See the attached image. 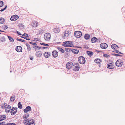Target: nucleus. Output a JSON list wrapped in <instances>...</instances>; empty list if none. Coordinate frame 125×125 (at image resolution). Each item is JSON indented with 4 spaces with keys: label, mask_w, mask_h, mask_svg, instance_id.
I'll return each instance as SVG.
<instances>
[{
    "label": "nucleus",
    "mask_w": 125,
    "mask_h": 125,
    "mask_svg": "<svg viewBox=\"0 0 125 125\" xmlns=\"http://www.w3.org/2000/svg\"><path fill=\"white\" fill-rule=\"evenodd\" d=\"M79 62L81 64H83L85 62V58L82 56H81L78 58Z\"/></svg>",
    "instance_id": "1"
},
{
    "label": "nucleus",
    "mask_w": 125,
    "mask_h": 125,
    "mask_svg": "<svg viewBox=\"0 0 125 125\" xmlns=\"http://www.w3.org/2000/svg\"><path fill=\"white\" fill-rule=\"evenodd\" d=\"M73 68L74 71H77L80 69L79 64L78 63H75L73 65Z\"/></svg>",
    "instance_id": "2"
},
{
    "label": "nucleus",
    "mask_w": 125,
    "mask_h": 125,
    "mask_svg": "<svg viewBox=\"0 0 125 125\" xmlns=\"http://www.w3.org/2000/svg\"><path fill=\"white\" fill-rule=\"evenodd\" d=\"M115 64L117 66L120 67L122 66L123 64L122 61L121 60H118L116 61Z\"/></svg>",
    "instance_id": "3"
},
{
    "label": "nucleus",
    "mask_w": 125,
    "mask_h": 125,
    "mask_svg": "<svg viewBox=\"0 0 125 125\" xmlns=\"http://www.w3.org/2000/svg\"><path fill=\"white\" fill-rule=\"evenodd\" d=\"M27 122H28V125H34V120L31 119H28L26 120Z\"/></svg>",
    "instance_id": "4"
},
{
    "label": "nucleus",
    "mask_w": 125,
    "mask_h": 125,
    "mask_svg": "<svg viewBox=\"0 0 125 125\" xmlns=\"http://www.w3.org/2000/svg\"><path fill=\"white\" fill-rule=\"evenodd\" d=\"M51 36L49 33H46L44 34V38L46 40L48 41L50 39Z\"/></svg>",
    "instance_id": "5"
},
{
    "label": "nucleus",
    "mask_w": 125,
    "mask_h": 125,
    "mask_svg": "<svg viewBox=\"0 0 125 125\" xmlns=\"http://www.w3.org/2000/svg\"><path fill=\"white\" fill-rule=\"evenodd\" d=\"M17 107H13L11 109L10 113L12 115H15L17 112Z\"/></svg>",
    "instance_id": "6"
},
{
    "label": "nucleus",
    "mask_w": 125,
    "mask_h": 125,
    "mask_svg": "<svg viewBox=\"0 0 125 125\" xmlns=\"http://www.w3.org/2000/svg\"><path fill=\"white\" fill-rule=\"evenodd\" d=\"M74 35L76 37L78 38L81 37L82 35V33L79 31H77L74 32Z\"/></svg>",
    "instance_id": "7"
},
{
    "label": "nucleus",
    "mask_w": 125,
    "mask_h": 125,
    "mask_svg": "<svg viewBox=\"0 0 125 125\" xmlns=\"http://www.w3.org/2000/svg\"><path fill=\"white\" fill-rule=\"evenodd\" d=\"M73 65V63L72 62H68L66 64V67L67 69H69L72 67Z\"/></svg>",
    "instance_id": "8"
},
{
    "label": "nucleus",
    "mask_w": 125,
    "mask_h": 125,
    "mask_svg": "<svg viewBox=\"0 0 125 125\" xmlns=\"http://www.w3.org/2000/svg\"><path fill=\"white\" fill-rule=\"evenodd\" d=\"M101 48L103 49H105L108 47V45L105 43L101 44L100 45Z\"/></svg>",
    "instance_id": "9"
},
{
    "label": "nucleus",
    "mask_w": 125,
    "mask_h": 125,
    "mask_svg": "<svg viewBox=\"0 0 125 125\" xmlns=\"http://www.w3.org/2000/svg\"><path fill=\"white\" fill-rule=\"evenodd\" d=\"M18 18V16L17 15H15L12 16L10 19L11 21H14L16 20Z\"/></svg>",
    "instance_id": "10"
},
{
    "label": "nucleus",
    "mask_w": 125,
    "mask_h": 125,
    "mask_svg": "<svg viewBox=\"0 0 125 125\" xmlns=\"http://www.w3.org/2000/svg\"><path fill=\"white\" fill-rule=\"evenodd\" d=\"M16 50L18 52H21L22 51V48L20 46H17L16 47Z\"/></svg>",
    "instance_id": "11"
},
{
    "label": "nucleus",
    "mask_w": 125,
    "mask_h": 125,
    "mask_svg": "<svg viewBox=\"0 0 125 125\" xmlns=\"http://www.w3.org/2000/svg\"><path fill=\"white\" fill-rule=\"evenodd\" d=\"M52 55L54 58L57 57L58 55V53L56 50H54L52 52Z\"/></svg>",
    "instance_id": "12"
},
{
    "label": "nucleus",
    "mask_w": 125,
    "mask_h": 125,
    "mask_svg": "<svg viewBox=\"0 0 125 125\" xmlns=\"http://www.w3.org/2000/svg\"><path fill=\"white\" fill-rule=\"evenodd\" d=\"M31 110V107L29 106H27L26 108L24 110V111L25 113H27L28 111H30Z\"/></svg>",
    "instance_id": "13"
},
{
    "label": "nucleus",
    "mask_w": 125,
    "mask_h": 125,
    "mask_svg": "<svg viewBox=\"0 0 125 125\" xmlns=\"http://www.w3.org/2000/svg\"><path fill=\"white\" fill-rule=\"evenodd\" d=\"M51 53L49 52H46L44 54V56L45 57L47 58L50 56Z\"/></svg>",
    "instance_id": "14"
},
{
    "label": "nucleus",
    "mask_w": 125,
    "mask_h": 125,
    "mask_svg": "<svg viewBox=\"0 0 125 125\" xmlns=\"http://www.w3.org/2000/svg\"><path fill=\"white\" fill-rule=\"evenodd\" d=\"M15 94H12L10 97V102H13L15 99Z\"/></svg>",
    "instance_id": "15"
},
{
    "label": "nucleus",
    "mask_w": 125,
    "mask_h": 125,
    "mask_svg": "<svg viewBox=\"0 0 125 125\" xmlns=\"http://www.w3.org/2000/svg\"><path fill=\"white\" fill-rule=\"evenodd\" d=\"M111 47L112 49H113L117 50L118 48V47L116 44H113L111 46Z\"/></svg>",
    "instance_id": "16"
},
{
    "label": "nucleus",
    "mask_w": 125,
    "mask_h": 125,
    "mask_svg": "<svg viewBox=\"0 0 125 125\" xmlns=\"http://www.w3.org/2000/svg\"><path fill=\"white\" fill-rule=\"evenodd\" d=\"M11 109V107L10 105L7 106V107L5 108V111L7 113H9Z\"/></svg>",
    "instance_id": "17"
},
{
    "label": "nucleus",
    "mask_w": 125,
    "mask_h": 125,
    "mask_svg": "<svg viewBox=\"0 0 125 125\" xmlns=\"http://www.w3.org/2000/svg\"><path fill=\"white\" fill-rule=\"evenodd\" d=\"M6 118V116L5 115H0V121H1Z\"/></svg>",
    "instance_id": "18"
},
{
    "label": "nucleus",
    "mask_w": 125,
    "mask_h": 125,
    "mask_svg": "<svg viewBox=\"0 0 125 125\" xmlns=\"http://www.w3.org/2000/svg\"><path fill=\"white\" fill-rule=\"evenodd\" d=\"M102 61L101 60L98 58L95 59L94 60L95 62L98 64H99Z\"/></svg>",
    "instance_id": "19"
},
{
    "label": "nucleus",
    "mask_w": 125,
    "mask_h": 125,
    "mask_svg": "<svg viewBox=\"0 0 125 125\" xmlns=\"http://www.w3.org/2000/svg\"><path fill=\"white\" fill-rule=\"evenodd\" d=\"M114 65L111 63L107 65V67L110 69L113 68H114Z\"/></svg>",
    "instance_id": "20"
},
{
    "label": "nucleus",
    "mask_w": 125,
    "mask_h": 125,
    "mask_svg": "<svg viewBox=\"0 0 125 125\" xmlns=\"http://www.w3.org/2000/svg\"><path fill=\"white\" fill-rule=\"evenodd\" d=\"M42 55V53L40 51H38L36 52V55L37 57H41Z\"/></svg>",
    "instance_id": "21"
},
{
    "label": "nucleus",
    "mask_w": 125,
    "mask_h": 125,
    "mask_svg": "<svg viewBox=\"0 0 125 125\" xmlns=\"http://www.w3.org/2000/svg\"><path fill=\"white\" fill-rule=\"evenodd\" d=\"M71 33L69 31H65L64 32V36L68 37Z\"/></svg>",
    "instance_id": "22"
},
{
    "label": "nucleus",
    "mask_w": 125,
    "mask_h": 125,
    "mask_svg": "<svg viewBox=\"0 0 125 125\" xmlns=\"http://www.w3.org/2000/svg\"><path fill=\"white\" fill-rule=\"evenodd\" d=\"M72 52L75 54H78L79 52V50L76 49H72Z\"/></svg>",
    "instance_id": "23"
},
{
    "label": "nucleus",
    "mask_w": 125,
    "mask_h": 125,
    "mask_svg": "<svg viewBox=\"0 0 125 125\" xmlns=\"http://www.w3.org/2000/svg\"><path fill=\"white\" fill-rule=\"evenodd\" d=\"M97 39L96 37H94L92 38L91 42L93 43L96 42L97 40Z\"/></svg>",
    "instance_id": "24"
},
{
    "label": "nucleus",
    "mask_w": 125,
    "mask_h": 125,
    "mask_svg": "<svg viewBox=\"0 0 125 125\" xmlns=\"http://www.w3.org/2000/svg\"><path fill=\"white\" fill-rule=\"evenodd\" d=\"M60 30L57 28H54L53 29V31L55 33H58L60 32Z\"/></svg>",
    "instance_id": "25"
},
{
    "label": "nucleus",
    "mask_w": 125,
    "mask_h": 125,
    "mask_svg": "<svg viewBox=\"0 0 125 125\" xmlns=\"http://www.w3.org/2000/svg\"><path fill=\"white\" fill-rule=\"evenodd\" d=\"M25 45L27 47L28 51H31V48L30 45L27 43H26Z\"/></svg>",
    "instance_id": "26"
},
{
    "label": "nucleus",
    "mask_w": 125,
    "mask_h": 125,
    "mask_svg": "<svg viewBox=\"0 0 125 125\" xmlns=\"http://www.w3.org/2000/svg\"><path fill=\"white\" fill-rule=\"evenodd\" d=\"M38 22L35 21L32 22V26L33 27H37V26Z\"/></svg>",
    "instance_id": "27"
},
{
    "label": "nucleus",
    "mask_w": 125,
    "mask_h": 125,
    "mask_svg": "<svg viewBox=\"0 0 125 125\" xmlns=\"http://www.w3.org/2000/svg\"><path fill=\"white\" fill-rule=\"evenodd\" d=\"M90 37V35L88 34H85L84 38L86 40H88L89 39Z\"/></svg>",
    "instance_id": "28"
},
{
    "label": "nucleus",
    "mask_w": 125,
    "mask_h": 125,
    "mask_svg": "<svg viewBox=\"0 0 125 125\" xmlns=\"http://www.w3.org/2000/svg\"><path fill=\"white\" fill-rule=\"evenodd\" d=\"M87 53L89 56L91 57L92 56L93 53L92 51H87Z\"/></svg>",
    "instance_id": "29"
},
{
    "label": "nucleus",
    "mask_w": 125,
    "mask_h": 125,
    "mask_svg": "<svg viewBox=\"0 0 125 125\" xmlns=\"http://www.w3.org/2000/svg\"><path fill=\"white\" fill-rule=\"evenodd\" d=\"M26 113L23 116V118H24L27 119L28 117H29V114L28 113Z\"/></svg>",
    "instance_id": "30"
},
{
    "label": "nucleus",
    "mask_w": 125,
    "mask_h": 125,
    "mask_svg": "<svg viewBox=\"0 0 125 125\" xmlns=\"http://www.w3.org/2000/svg\"><path fill=\"white\" fill-rule=\"evenodd\" d=\"M5 21L4 19L3 18H1L0 19V23L3 24Z\"/></svg>",
    "instance_id": "31"
},
{
    "label": "nucleus",
    "mask_w": 125,
    "mask_h": 125,
    "mask_svg": "<svg viewBox=\"0 0 125 125\" xmlns=\"http://www.w3.org/2000/svg\"><path fill=\"white\" fill-rule=\"evenodd\" d=\"M18 108L20 109H21L22 108V105L21 104L20 102H19L18 104Z\"/></svg>",
    "instance_id": "32"
},
{
    "label": "nucleus",
    "mask_w": 125,
    "mask_h": 125,
    "mask_svg": "<svg viewBox=\"0 0 125 125\" xmlns=\"http://www.w3.org/2000/svg\"><path fill=\"white\" fill-rule=\"evenodd\" d=\"M7 36L10 41L11 42H14V39L11 37L8 36Z\"/></svg>",
    "instance_id": "33"
},
{
    "label": "nucleus",
    "mask_w": 125,
    "mask_h": 125,
    "mask_svg": "<svg viewBox=\"0 0 125 125\" xmlns=\"http://www.w3.org/2000/svg\"><path fill=\"white\" fill-rule=\"evenodd\" d=\"M57 49L59 51L61 52L62 53H64L65 51L64 50L62 49V48L60 47H57Z\"/></svg>",
    "instance_id": "34"
},
{
    "label": "nucleus",
    "mask_w": 125,
    "mask_h": 125,
    "mask_svg": "<svg viewBox=\"0 0 125 125\" xmlns=\"http://www.w3.org/2000/svg\"><path fill=\"white\" fill-rule=\"evenodd\" d=\"M21 38H23L26 40H30V38L29 37V36H27L26 37H23V36H20Z\"/></svg>",
    "instance_id": "35"
},
{
    "label": "nucleus",
    "mask_w": 125,
    "mask_h": 125,
    "mask_svg": "<svg viewBox=\"0 0 125 125\" xmlns=\"http://www.w3.org/2000/svg\"><path fill=\"white\" fill-rule=\"evenodd\" d=\"M65 50L67 52H70L71 51H72V49H71V48H65Z\"/></svg>",
    "instance_id": "36"
},
{
    "label": "nucleus",
    "mask_w": 125,
    "mask_h": 125,
    "mask_svg": "<svg viewBox=\"0 0 125 125\" xmlns=\"http://www.w3.org/2000/svg\"><path fill=\"white\" fill-rule=\"evenodd\" d=\"M7 106V104L5 103H4V104L2 105L1 106V107L2 108H6V106Z\"/></svg>",
    "instance_id": "37"
},
{
    "label": "nucleus",
    "mask_w": 125,
    "mask_h": 125,
    "mask_svg": "<svg viewBox=\"0 0 125 125\" xmlns=\"http://www.w3.org/2000/svg\"><path fill=\"white\" fill-rule=\"evenodd\" d=\"M44 30L42 29H41L39 30L38 31V32L39 34H42Z\"/></svg>",
    "instance_id": "38"
},
{
    "label": "nucleus",
    "mask_w": 125,
    "mask_h": 125,
    "mask_svg": "<svg viewBox=\"0 0 125 125\" xmlns=\"http://www.w3.org/2000/svg\"><path fill=\"white\" fill-rule=\"evenodd\" d=\"M113 52H115L118 54H123L122 53L119 52L118 50H114L113 51Z\"/></svg>",
    "instance_id": "39"
},
{
    "label": "nucleus",
    "mask_w": 125,
    "mask_h": 125,
    "mask_svg": "<svg viewBox=\"0 0 125 125\" xmlns=\"http://www.w3.org/2000/svg\"><path fill=\"white\" fill-rule=\"evenodd\" d=\"M103 56L104 57H110V56L109 55H107L106 54H103Z\"/></svg>",
    "instance_id": "40"
},
{
    "label": "nucleus",
    "mask_w": 125,
    "mask_h": 125,
    "mask_svg": "<svg viewBox=\"0 0 125 125\" xmlns=\"http://www.w3.org/2000/svg\"><path fill=\"white\" fill-rule=\"evenodd\" d=\"M3 2L2 1H0V7L3 6Z\"/></svg>",
    "instance_id": "41"
},
{
    "label": "nucleus",
    "mask_w": 125,
    "mask_h": 125,
    "mask_svg": "<svg viewBox=\"0 0 125 125\" xmlns=\"http://www.w3.org/2000/svg\"><path fill=\"white\" fill-rule=\"evenodd\" d=\"M112 55L115 56H122V55H120L119 54H117L115 53L112 54Z\"/></svg>",
    "instance_id": "42"
},
{
    "label": "nucleus",
    "mask_w": 125,
    "mask_h": 125,
    "mask_svg": "<svg viewBox=\"0 0 125 125\" xmlns=\"http://www.w3.org/2000/svg\"><path fill=\"white\" fill-rule=\"evenodd\" d=\"M67 47H74L73 45H70L69 44H67Z\"/></svg>",
    "instance_id": "43"
},
{
    "label": "nucleus",
    "mask_w": 125,
    "mask_h": 125,
    "mask_svg": "<svg viewBox=\"0 0 125 125\" xmlns=\"http://www.w3.org/2000/svg\"><path fill=\"white\" fill-rule=\"evenodd\" d=\"M40 44L42 45H43L45 46H48L49 45L48 44L44 43H40Z\"/></svg>",
    "instance_id": "44"
},
{
    "label": "nucleus",
    "mask_w": 125,
    "mask_h": 125,
    "mask_svg": "<svg viewBox=\"0 0 125 125\" xmlns=\"http://www.w3.org/2000/svg\"><path fill=\"white\" fill-rule=\"evenodd\" d=\"M31 47L33 48L34 49L35 51H36L37 50V48H36V46L35 45H32L31 46Z\"/></svg>",
    "instance_id": "45"
},
{
    "label": "nucleus",
    "mask_w": 125,
    "mask_h": 125,
    "mask_svg": "<svg viewBox=\"0 0 125 125\" xmlns=\"http://www.w3.org/2000/svg\"><path fill=\"white\" fill-rule=\"evenodd\" d=\"M7 7V6H6L4 8L1 9V10H0V11L1 12H2L3 11L6 9Z\"/></svg>",
    "instance_id": "46"
},
{
    "label": "nucleus",
    "mask_w": 125,
    "mask_h": 125,
    "mask_svg": "<svg viewBox=\"0 0 125 125\" xmlns=\"http://www.w3.org/2000/svg\"><path fill=\"white\" fill-rule=\"evenodd\" d=\"M19 27H24V25L22 23H20L19 24Z\"/></svg>",
    "instance_id": "47"
},
{
    "label": "nucleus",
    "mask_w": 125,
    "mask_h": 125,
    "mask_svg": "<svg viewBox=\"0 0 125 125\" xmlns=\"http://www.w3.org/2000/svg\"><path fill=\"white\" fill-rule=\"evenodd\" d=\"M26 120H27V119L26 120H24L23 121L25 125H28V122H27L26 121Z\"/></svg>",
    "instance_id": "48"
},
{
    "label": "nucleus",
    "mask_w": 125,
    "mask_h": 125,
    "mask_svg": "<svg viewBox=\"0 0 125 125\" xmlns=\"http://www.w3.org/2000/svg\"><path fill=\"white\" fill-rule=\"evenodd\" d=\"M69 42H70V41H67L63 42V43L64 44H68V43H69Z\"/></svg>",
    "instance_id": "49"
},
{
    "label": "nucleus",
    "mask_w": 125,
    "mask_h": 125,
    "mask_svg": "<svg viewBox=\"0 0 125 125\" xmlns=\"http://www.w3.org/2000/svg\"><path fill=\"white\" fill-rule=\"evenodd\" d=\"M22 36H24L25 37H26L27 36H28V35L26 33H25L24 34H23Z\"/></svg>",
    "instance_id": "50"
},
{
    "label": "nucleus",
    "mask_w": 125,
    "mask_h": 125,
    "mask_svg": "<svg viewBox=\"0 0 125 125\" xmlns=\"http://www.w3.org/2000/svg\"><path fill=\"white\" fill-rule=\"evenodd\" d=\"M36 48H37V50H39L41 48V47L36 46Z\"/></svg>",
    "instance_id": "51"
},
{
    "label": "nucleus",
    "mask_w": 125,
    "mask_h": 125,
    "mask_svg": "<svg viewBox=\"0 0 125 125\" xmlns=\"http://www.w3.org/2000/svg\"><path fill=\"white\" fill-rule=\"evenodd\" d=\"M16 40L17 41H20L21 42H22V39H18V38H17Z\"/></svg>",
    "instance_id": "52"
},
{
    "label": "nucleus",
    "mask_w": 125,
    "mask_h": 125,
    "mask_svg": "<svg viewBox=\"0 0 125 125\" xmlns=\"http://www.w3.org/2000/svg\"><path fill=\"white\" fill-rule=\"evenodd\" d=\"M96 52H101L100 51L98 50H96Z\"/></svg>",
    "instance_id": "53"
},
{
    "label": "nucleus",
    "mask_w": 125,
    "mask_h": 125,
    "mask_svg": "<svg viewBox=\"0 0 125 125\" xmlns=\"http://www.w3.org/2000/svg\"><path fill=\"white\" fill-rule=\"evenodd\" d=\"M47 48H48V47H41V48L42 49H45Z\"/></svg>",
    "instance_id": "54"
},
{
    "label": "nucleus",
    "mask_w": 125,
    "mask_h": 125,
    "mask_svg": "<svg viewBox=\"0 0 125 125\" xmlns=\"http://www.w3.org/2000/svg\"><path fill=\"white\" fill-rule=\"evenodd\" d=\"M17 32V34H18L19 35H21V33H20L18 31H17L16 32Z\"/></svg>",
    "instance_id": "55"
},
{
    "label": "nucleus",
    "mask_w": 125,
    "mask_h": 125,
    "mask_svg": "<svg viewBox=\"0 0 125 125\" xmlns=\"http://www.w3.org/2000/svg\"><path fill=\"white\" fill-rule=\"evenodd\" d=\"M4 29L5 30V29H7V28L8 27L7 26L5 25L4 26Z\"/></svg>",
    "instance_id": "56"
},
{
    "label": "nucleus",
    "mask_w": 125,
    "mask_h": 125,
    "mask_svg": "<svg viewBox=\"0 0 125 125\" xmlns=\"http://www.w3.org/2000/svg\"><path fill=\"white\" fill-rule=\"evenodd\" d=\"M7 125H11V123H7L6 124Z\"/></svg>",
    "instance_id": "57"
},
{
    "label": "nucleus",
    "mask_w": 125,
    "mask_h": 125,
    "mask_svg": "<svg viewBox=\"0 0 125 125\" xmlns=\"http://www.w3.org/2000/svg\"><path fill=\"white\" fill-rule=\"evenodd\" d=\"M62 45L64 47H67V44H62Z\"/></svg>",
    "instance_id": "58"
},
{
    "label": "nucleus",
    "mask_w": 125,
    "mask_h": 125,
    "mask_svg": "<svg viewBox=\"0 0 125 125\" xmlns=\"http://www.w3.org/2000/svg\"><path fill=\"white\" fill-rule=\"evenodd\" d=\"M29 43V44H31L33 45V44H33L34 43L31 42H30Z\"/></svg>",
    "instance_id": "59"
},
{
    "label": "nucleus",
    "mask_w": 125,
    "mask_h": 125,
    "mask_svg": "<svg viewBox=\"0 0 125 125\" xmlns=\"http://www.w3.org/2000/svg\"><path fill=\"white\" fill-rule=\"evenodd\" d=\"M70 42H69V43L68 44H70V45H73V44H72V42L70 41Z\"/></svg>",
    "instance_id": "60"
},
{
    "label": "nucleus",
    "mask_w": 125,
    "mask_h": 125,
    "mask_svg": "<svg viewBox=\"0 0 125 125\" xmlns=\"http://www.w3.org/2000/svg\"><path fill=\"white\" fill-rule=\"evenodd\" d=\"M30 59L31 60H32L33 59V57H31L30 58Z\"/></svg>",
    "instance_id": "61"
},
{
    "label": "nucleus",
    "mask_w": 125,
    "mask_h": 125,
    "mask_svg": "<svg viewBox=\"0 0 125 125\" xmlns=\"http://www.w3.org/2000/svg\"><path fill=\"white\" fill-rule=\"evenodd\" d=\"M16 124L15 123H11V125H16Z\"/></svg>",
    "instance_id": "62"
},
{
    "label": "nucleus",
    "mask_w": 125,
    "mask_h": 125,
    "mask_svg": "<svg viewBox=\"0 0 125 125\" xmlns=\"http://www.w3.org/2000/svg\"><path fill=\"white\" fill-rule=\"evenodd\" d=\"M22 42H25V41L23 40L22 39Z\"/></svg>",
    "instance_id": "63"
},
{
    "label": "nucleus",
    "mask_w": 125,
    "mask_h": 125,
    "mask_svg": "<svg viewBox=\"0 0 125 125\" xmlns=\"http://www.w3.org/2000/svg\"><path fill=\"white\" fill-rule=\"evenodd\" d=\"M33 45H34L36 46L37 45V44L36 43H33Z\"/></svg>",
    "instance_id": "64"
}]
</instances>
